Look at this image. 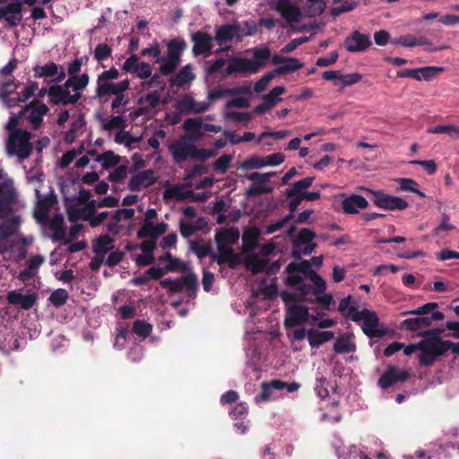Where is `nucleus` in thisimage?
Here are the masks:
<instances>
[{"label":"nucleus","instance_id":"nucleus-1","mask_svg":"<svg viewBox=\"0 0 459 459\" xmlns=\"http://www.w3.org/2000/svg\"><path fill=\"white\" fill-rule=\"evenodd\" d=\"M88 74L69 77L63 85H53L48 91V97L54 104L73 105L82 97V91L88 86Z\"/></svg>","mask_w":459,"mask_h":459},{"label":"nucleus","instance_id":"nucleus-2","mask_svg":"<svg viewBox=\"0 0 459 459\" xmlns=\"http://www.w3.org/2000/svg\"><path fill=\"white\" fill-rule=\"evenodd\" d=\"M122 70L126 73L134 74L138 78L145 80L142 82L143 89H150L153 85L164 90L166 83L160 80V75L155 74L152 75V69L150 64L140 62L137 55L130 56L123 64Z\"/></svg>","mask_w":459,"mask_h":459},{"label":"nucleus","instance_id":"nucleus-3","mask_svg":"<svg viewBox=\"0 0 459 459\" xmlns=\"http://www.w3.org/2000/svg\"><path fill=\"white\" fill-rule=\"evenodd\" d=\"M169 152L177 163H181L187 160H205L213 156V152L205 149H198L186 138L174 141L169 146Z\"/></svg>","mask_w":459,"mask_h":459},{"label":"nucleus","instance_id":"nucleus-4","mask_svg":"<svg viewBox=\"0 0 459 459\" xmlns=\"http://www.w3.org/2000/svg\"><path fill=\"white\" fill-rule=\"evenodd\" d=\"M30 132L22 129H13L10 132L6 142V152L10 156H16L20 162L29 158L32 152Z\"/></svg>","mask_w":459,"mask_h":459},{"label":"nucleus","instance_id":"nucleus-5","mask_svg":"<svg viewBox=\"0 0 459 459\" xmlns=\"http://www.w3.org/2000/svg\"><path fill=\"white\" fill-rule=\"evenodd\" d=\"M348 317L354 322H362L363 333L370 337H382L385 335V330L379 327V321L377 314L367 308L359 311L356 307L350 309Z\"/></svg>","mask_w":459,"mask_h":459},{"label":"nucleus","instance_id":"nucleus-6","mask_svg":"<svg viewBox=\"0 0 459 459\" xmlns=\"http://www.w3.org/2000/svg\"><path fill=\"white\" fill-rule=\"evenodd\" d=\"M134 216V210L132 208L117 210L106 226L107 230L114 235L129 236L133 230L130 221Z\"/></svg>","mask_w":459,"mask_h":459},{"label":"nucleus","instance_id":"nucleus-7","mask_svg":"<svg viewBox=\"0 0 459 459\" xmlns=\"http://www.w3.org/2000/svg\"><path fill=\"white\" fill-rule=\"evenodd\" d=\"M183 50V45L178 40H170L168 44V53L165 56L156 59V63L160 65L159 71L163 75L172 74L180 62V53Z\"/></svg>","mask_w":459,"mask_h":459},{"label":"nucleus","instance_id":"nucleus-8","mask_svg":"<svg viewBox=\"0 0 459 459\" xmlns=\"http://www.w3.org/2000/svg\"><path fill=\"white\" fill-rule=\"evenodd\" d=\"M157 216L158 213L155 209L147 210L142 225L137 232V237L139 238H158L166 232L168 224L165 222L156 223L155 221Z\"/></svg>","mask_w":459,"mask_h":459},{"label":"nucleus","instance_id":"nucleus-9","mask_svg":"<svg viewBox=\"0 0 459 459\" xmlns=\"http://www.w3.org/2000/svg\"><path fill=\"white\" fill-rule=\"evenodd\" d=\"M129 86L130 82L127 79L115 82L114 81H108L98 77L95 98H97L100 103H105L108 100L110 96L121 91H126L129 89Z\"/></svg>","mask_w":459,"mask_h":459},{"label":"nucleus","instance_id":"nucleus-10","mask_svg":"<svg viewBox=\"0 0 459 459\" xmlns=\"http://www.w3.org/2000/svg\"><path fill=\"white\" fill-rule=\"evenodd\" d=\"M419 361L421 365H431L435 359L446 351L444 342L424 340L420 342Z\"/></svg>","mask_w":459,"mask_h":459},{"label":"nucleus","instance_id":"nucleus-11","mask_svg":"<svg viewBox=\"0 0 459 459\" xmlns=\"http://www.w3.org/2000/svg\"><path fill=\"white\" fill-rule=\"evenodd\" d=\"M35 195L37 204L34 208V217L39 223L45 225L49 221V212L56 204V199L52 193L42 195L38 188H35Z\"/></svg>","mask_w":459,"mask_h":459},{"label":"nucleus","instance_id":"nucleus-12","mask_svg":"<svg viewBox=\"0 0 459 459\" xmlns=\"http://www.w3.org/2000/svg\"><path fill=\"white\" fill-rule=\"evenodd\" d=\"M364 189L373 195L374 204L379 208L393 211L404 210L409 206L408 202L401 197L390 195L383 191H375L368 188Z\"/></svg>","mask_w":459,"mask_h":459},{"label":"nucleus","instance_id":"nucleus-13","mask_svg":"<svg viewBox=\"0 0 459 459\" xmlns=\"http://www.w3.org/2000/svg\"><path fill=\"white\" fill-rule=\"evenodd\" d=\"M296 269V266L293 264H289L287 267V271L290 275L287 278L288 283L294 287L296 290L295 296L298 299L308 300L314 295L313 285L307 282H305L303 277L299 274L294 273L293 271Z\"/></svg>","mask_w":459,"mask_h":459},{"label":"nucleus","instance_id":"nucleus-14","mask_svg":"<svg viewBox=\"0 0 459 459\" xmlns=\"http://www.w3.org/2000/svg\"><path fill=\"white\" fill-rule=\"evenodd\" d=\"M258 71L259 65L253 60L245 57H232L228 62L224 75L229 76L232 74L247 75L256 74Z\"/></svg>","mask_w":459,"mask_h":459},{"label":"nucleus","instance_id":"nucleus-15","mask_svg":"<svg viewBox=\"0 0 459 459\" xmlns=\"http://www.w3.org/2000/svg\"><path fill=\"white\" fill-rule=\"evenodd\" d=\"M19 85L20 82L13 77L0 80V99L6 106L13 107L19 103Z\"/></svg>","mask_w":459,"mask_h":459},{"label":"nucleus","instance_id":"nucleus-16","mask_svg":"<svg viewBox=\"0 0 459 459\" xmlns=\"http://www.w3.org/2000/svg\"><path fill=\"white\" fill-rule=\"evenodd\" d=\"M209 107L210 102L197 101L190 94L183 95L175 104V109L185 115L204 113Z\"/></svg>","mask_w":459,"mask_h":459},{"label":"nucleus","instance_id":"nucleus-17","mask_svg":"<svg viewBox=\"0 0 459 459\" xmlns=\"http://www.w3.org/2000/svg\"><path fill=\"white\" fill-rule=\"evenodd\" d=\"M229 93L231 99L227 102V108H245L249 107V98L252 94L251 84L232 88Z\"/></svg>","mask_w":459,"mask_h":459},{"label":"nucleus","instance_id":"nucleus-18","mask_svg":"<svg viewBox=\"0 0 459 459\" xmlns=\"http://www.w3.org/2000/svg\"><path fill=\"white\" fill-rule=\"evenodd\" d=\"M156 181L155 172L152 169H146L133 174L127 186L132 192H139L152 186Z\"/></svg>","mask_w":459,"mask_h":459},{"label":"nucleus","instance_id":"nucleus-19","mask_svg":"<svg viewBox=\"0 0 459 459\" xmlns=\"http://www.w3.org/2000/svg\"><path fill=\"white\" fill-rule=\"evenodd\" d=\"M444 318V314L440 311L433 312L429 316H417L407 318L401 324L402 327L411 331L425 329L431 325L434 321H439Z\"/></svg>","mask_w":459,"mask_h":459},{"label":"nucleus","instance_id":"nucleus-20","mask_svg":"<svg viewBox=\"0 0 459 459\" xmlns=\"http://www.w3.org/2000/svg\"><path fill=\"white\" fill-rule=\"evenodd\" d=\"M276 10L289 23L298 22L301 19V11L294 0H278Z\"/></svg>","mask_w":459,"mask_h":459},{"label":"nucleus","instance_id":"nucleus-21","mask_svg":"<svg viewBox=\"0 0 459 459\" xmlns=\"http://www.w3.org/2000/svg\"><path fill=\"white\" fill-rule=\"evenodd\" d=\"M308 310L302 305H290L286 311L285 326L287 328L295 327L304 324L308 318Z\"/></svg>","mask_w":459,"mask_h":459},{"label":"nucleus","instance_id":"nucleus-22","mask_svg":"<svg viewBox=\"0 0 459 459\" xmlns=\"http://www.w3.org/2000/svg\"><path fill=\"white\" fill-rule=\"evenodd\" d=\"M410 374L406 370H402L396 367H388L385 373L380 377L378 385L383 389H387L394 384L404 382L408 379Z\"/></svg>","mask_w":459,"mask_h":459},{"label":"nucleus","instance_id":"nucleus-23","mask_svg":"<svg viewBox=\"0 0 459 459\" xmlns=\"http://www.w3.org/2000/svg\"><path fill=\"white\" fill-rule=\"evenodd\" d=\"M33 71L35 77H54L56 82H62L66 76L65 69L54 62H48L44 65H36Z\"/></svg>","mask_w":459,"mask_h":459},{"label":"nucleus","instance_id":"nucleus-24","mask_svg":"<svg viewBox=\"0 0 459 459\" xmlns=\"http://www.w3.org/2000/svg\"><path fill=\"white\" fill-rule=\"evenodd\" d=\"M192 39L195 42L193 52L195 55H204L208 56L212 54L213 48V39L207 33L197 31L193 34Z\"/></svg>","mask_w":459,"mask_h":459},{"label":"nucleus","instance_id":"nucleus-25","mask_svg":"<svg viewBox=\"0 0 459 459\" xmlns=\"http://www.w3.org/2000/svg\"><path fill=\"white\" fill-rule=\"evenodd\" d=\"M285 91L284 86L274 87L268 94L263 97V103L257 105L254 108L253 113L263 114L271 109L277 102L281 100L280 96L283 94Z\"/></svg>","mask_w":459,"mask_h":459},{"label":"nucleus","instance_id":"nucleus-26","mask_svg":"<svg viewBox=\"0 0 459 459\" xmlns=\"http://www.w3.org/2000/svg\"><path fill=\"white\" fill-rule=\"evenodd\" d=\"M369 37L359 31L353 32L344 41L345 48L350 52L363 51L370 46Z\"/></svg>","mask_w":459,"mask_h":459},{"label":"nucleus","instance_id":"nucleus-27","mask_svg":"<svg viewBox=\"0 0 459 459\" xmlns=\"http://www.w3.org/2000/svg\"><path fill=\"white\" fill-rule=\"evenodd\" d=\"M368 202L365 197L359 195L352 194L345 197L342 202V207L347 214H357L359 210L366 209Z\"/></svg>","mask_w":459,"mask_h":459},{"label":"nucleus","instance_id":"nucleus-28","mask_svg":"<svg viewBox=\"0 0 459 459\" xmlns=\"http://www.w3.org/2000/svg\"><path fill=\"white\" fill-rule=\"evenodd\" d=\"M48 111L45 104H37L34 107L27 106L22 111L33 129H38L43 121V116Z\"/></svg>","mask_w":459,"mask_h":459},{"label":"nucleus","instance_id":"nucleus-29","mask_svg":"<svg viewBox=\"0 0 459 459\" xmlns=\"http://www.w3.org/2000/svg\"><path fill=\"white\" fill-rule=\"evenodd\" d=\"M193 196V191L184 185H175L169 186L163 192L164 199L175 201H185Z\"/></svg>","mask_w":459,"mask_h":459},{"label":"nucleus","instance_id":"nucleus-30","mask_svg":"<svg viewBox=\"0 0 459 459\" xmlns=\"http://www.w3.org/2000/svg\"><path fill=\"white\" fill-rule=\"evenodd\" d=\"M69 213L76 219H80L86 213H92L97 208H101L100 201L90 200L86 204H82L77 201V207L74 208L75 214H73V209L70 205L67 206Z\"/></svg>","mask_w":459,"mask_h":459},{"label":"nucleus","instance_id":"nucleus-31","mask_svg":"<svg viewBox=\"0 0 459 459\" xmlns=\"http://www.w3.org/2000/svg\"><path fill=\"white\" fill-rule=\"evenodd\" d=\"M239 238V232L234 228L221 229L215 235L216 244L231 246Z\"/></svg>","mask_w":459,"mask_h":459},{"label":"nucleus","instance_id":"nucleus-32","mask_svg":"<svg viewBox=\"0 0 459 459\" xmlns=\"http://www.w3.org/2000/svg\"><path fill=\"white\" fill-rule=\"evenodd\" d=\"M114 239L108 235H101L98 239L94 246V251L96 253V255L100 258L104 259L106 255L113 249Z\"/></svg>","mask_w":459,"mask_h":459},{"label":"nucleus","instance_id":"nucleus-33","mask_svg":"<svg viewBox=\"0 0 459 459\" xmlns=\"http://www.w3.org/2000/svg\"><path fill=\"white\" fill-rule=\"evenodd\" d=\"M85 126V121L82 117H79L76 120H74L70 126V129L65 133L64 136V140L67 143H74L77 137H79L82 132Z\"/></svg>","mask_w":459,"mask_h":459},{"label":"nucleus","instance_id":"nucleus-34","mask_svg":"<svg viewBox=\"0 0 459 459\" xmlns=\"http://www.w3.org/2000/svg\"><path fill=\"white\" fill-rule=\"evenodd\" d=\"M334 337V333L331 331H308L307 340L312 347H318L321 344L332 340Z\"/></svg>","mask_w":459,"mask_h":459},{"label":"nucleus","instance_id":"nucleus-35","mask_svg":"<svg viewBox=\"0 0 459 459\" xmlns=\"http://www.w3.org/2000/svg\"><path fill=\"white\" fill-rule=\"evenodd\" d=\"M313 181V177H307L295 182L290 188L286 190L287 196H300L304 192H306L305 190L312 185Z\"/></svg>","mask_w":459,"mask_h":459},{"label":"nucleus","instance_id":"nucleus-36","mask_svg":"<svg viewBox=\"0 0 459 459\" xmlns=\"http://www.w3.org/2000/svg\"><path fill=\"white\" fill-rule=\"evenodd\" d=\"M355 349V343L346 334L340 336L333 344V350L337 353H350L354 351Z\"/></svg>","mask_w":459,"mask_h":459},{"label":"nucleus","instance_id":"nucleus-37","mask_svg":"<svg viewBox=\"0 0 459 459\" xmlns=\"http://www.w3.org/2000/svg\"><path fill=\"white\" fill-rule=\"evenodd\" d=\"M428 134H446L452 138L459 139V126L450 125H438L434 127H429L427 130Z\"/></svg>","mask_w":459,"mask_h":459},{"label":"nucleus","instance_id":"nucleus-38","mask_svg":"<svg viewBox=\"0 0 459 459\" xmlns=\"http://www.w3.org/2000/svg\"><path fill=\"white\" fill-rule=\"evenodd\" d=\"M237 27H231V24H226L217 28L214 39L221 45L230 41L235 37L234 30Z\"/></svg>","mask_w":459,"mask_h":459},{"label":"nucleus","instance_id":"nucleus-39","mask_svg":"<svg viewBox=\"0 0 459 459\" xmlns=\"http://www.w3.org/2000/svg\"><path fill=\"white\" fill-rule=\"evenodd\" d=\"M102 129L111 131L114 129H124L126 127V119L122 115L109 117L101 121Z\"/></svg>","mask_w":459,"mask_h":459},{"label":"nucleus","instance_id":"nucleus-40","mask_svg":"<svg viewBox=\"0 0 459 459\" xmlns=\"http://www.w3.org/2000/svg\"><path fill=\"white\" fill-rule=\"evenodd\" d=\"M218 253L212 255V260L219 264L230 261L233 255V249L230 246L217 244Z\"/></svg>","mask_w":459,"mask_h":459},{"label":"nucleus","instance_id":"nucleus-41","mask_svg":"<svg viewBox=\"0 0 459 459\" xmlns=\"http://www.w3.org/2000/svg\"><path fill=\"white\" fill-rule=\"evenodd\" d=\"M273 386V381L271 383H264L262 385V393L260 395H256L255 400L256 403L268 402L278 397L276 392H278Z\"/></svg>","mask_w":459,"mask_h":459},{"label":"nucleus","instance_id":"nucleus-42","mask_svg":"<svg viewBox=\"0 0 459 459\" xmlns=\"http://www.w3.org/2000/svg\"><path fill=\"white\" fill-rule=\"evenodd\" d=\"M303 67V64L297 58L287 57L283 65L276 68L273 73L278 74H285L298 71Z\"/></svg>","mask_w":459,"mask_h":459},{"label":"nucleus","instance_id":"nucleus-43","mask_svg":"<svg viewBox=\"0 0 459 459\" xmlns=\"http://www.w3.org/2000/svg\"><path fill=\"white\" fill-rule=\"evenodd\" d=\"M159 262H167L168 264L165 268L166 271L169 272H176L183 268V263L179 259L173 257L169 251L165 252L164 255L159 257Z\"/></svg>","mask_w":459,"mask_h":459},{"label":"nucleus","instance_id":"nucleus-44","mask_svg":"<svg viewBox=\"0 0 459 459\" xmlns=\"http://www.w3.org/2000/svg\"><path fill=\"white\" fill-rule=\"evenodd\" d=\"M195 78L192 73L190 65L184 66L178 74L174 77L173 83L177 86H183L186 83L190 82Z\"/></svg>","mask_w":459,"mask_h":459},{"label":"nucleus","instance_id":"nucleus-45","mask_svg":"<svg viewBox=\"0 0 459 459\" xmlns=\"http://www.w3.org/2000/svg\"><path fill=\"white\" fill-rule=\"evenodd\" d=\"M158 88H160L158 86ZM162 90H155L152 92H149L147 93L146 95L144 96H142L140 99H139V103L140 104H146L148 108H155L156 107L159 106L160 102V91Z\"/></svg>","mask_w":459,"mask_h":459},{"label":"nucleus","instance_id":"nucleus-46","mask_svg":"<svg viewBox=\"0 0 459 459\" xmlns=\"http://www.w3.org/2000/svg\"><path fill=\"white\" fill-rule=\"evenodd\" d=\"M264 167V163L262 156L253 155L247 160H243L239 165L238 169L250 170L255 169H261Z\"/></svg>","mask_w":459,"mask_h":459},{"label":"nucleus","instance_id":"nucleus-47","mask_svg":"<svg viewBox=\"0 0 459 459\" xmlns=\"http://www.w3.org/2000/svg\"><path fill=\"white\" fill-rule=\"evenodd\" d=\"M108 212H97L95 211L92 213H86L85 215H82L80 219L88 221L91 227H97L108 218Z\"/></svg>","mask_w":459,"mask_h":459},{"label":"nucleus","instance_id":"nucleus-48","mask_svg":"<svg viewBox=\"0 0 459 459\" xmlns=\"http://www.w3.org/2000/svg\"><path fill=\"white\" fill-rule=\"evenodd\" d=\"M95 160L100 162L103 168L108 169L117 165L120 159L114 152L108 151L100 155H97Z\"/></svg>","mask_w":459,"mask_h":459},{"label":"nucleus","instance_id":"nucleus-49","mask_svg":"<svg viewBox=\"0 0 459 459\" xmlns=\"http://www.w3.org/2000/svg\"><path fill=\"white\" fill-rule=\"evenodd\" d=\"M253 55L255 58L253 61L259 65L260 70L261 67H263L266 61L271 57V50L266 47L255 48L253 49Z\"/></svg>","mask_w":459,"mask_h":459},{"label":"nucleus","instance_id":"nucleus-50","mask_svg":"<svg viewBox=\"0 0 459 459\" xmlns=\"http://www.w3.org/2000/svg\"><path fill=\"white\" fill-rule=\"evenodd\" d=\"M152 330V325L143 320H136L133 324V333L142 338H146L151 333Z\"/></svg>","mask_w":459,"mask_h":459},{"label":"nucleus","instance_id":"nucleus-51","mask_svg":"<svg viewBox=\"0 0 459 459\" xmlns=\"http://www.w3.org/2000/svg\"><path fill=\"white\" fill-rule=\"evenodd\" d=\"M444 68L440 66H425L419 68V77L420 80L429 81L438 73L443 72Z\"/></svg>","mask_w":459,"mask_h":459},{"label":"nucleus","instance_id":"nucleus-52","mask_svg":"<svg viewBox=\"0 0 459 459\" xmlns=\"http://www.w3.org/2000/svg\"><path fill=\"white\" fill-rule=\"evenodd\" d=\"M203 126V119L201 117L187 118L183 124L185 131L192 134H198Z\"/></svg>","mask_w":459,"mask_h":459},{"label":"nucleus","instance_id":"nucleus-53","mask_svg":"<svg viewBox=\"0 0 459 459\" xmlns=\"http://www.w3.org/2000/svg\"><path fill=\"white\" fill-rule=\"evenodd\" d=\"M68 299V292L65 289L55 290L49 297L50 302L56 307L63 306Z\"/></svg>","mask_w":459,"mask_h":459},{"label":"nucleus","instance_id":"nucleus-54","mask_svg":"<svg viewBox=\"0 0 459 459\" xmlns=\"http://www.w3.org/2000/svg\"><path fill=\"white\" fill-rule=\"evenodd\" d=\"M232 160H233V155L223 154L214 161L212 167L216 171L224 173L227 171Z\"/></svg>","mask_w":459,"mask_h":459},{"label":"nucleus","instance_id":"nucleus-55","mask_svg":"<svg viewBox=\"0 0 459 459\" xmlns=\"http://www.w3.org/2000/svg\"><path fill=\"white\" fill-rule=\"evenodd\" d=\"M160 284L162 288L167 289L170 292H174V293L179 292L184 289L182 277L176 279V280L164 279V280L160 281Z\"/></svg>","mask_w":459,"mask_h":459},{"label":"nucleus","instance_id":"nucleus-56","mask_svg":"<svg viewBox=\"0 0 459 459\" xmlns=\"http://www.w3.org/2000/svg\"><path fill=\"white\" fill-rule=\"evenodd\" d=\"M112 53V48L108 44H98L94 50V57L98 62L108 59Z\"/></svg>","mask_w":459,"mask_h":459},{"label":"nucleus","instance_id":"nucleus-57","mask_svg":"<svg viewBox=\"0 0 459 459\" xmlns=\"http://www.w3.org/2000/svg\"><path fill=\"white\" fill-rule=\"evenodd\" d=\"M310 281L313 283L314 296L323 294L326 289L325 281L317 273H312L310 274Z\"/></svg>","mask_w":459,"mask_h":459},{"label":"nucleus","instance_id":"nucleus-58","mask_svg":"<svg viewBox=\"0 0 459 459\" xmlns=\"http://www.w3.org/2000/svg\"><path fill=\"white\" fill-rule=\"evenodd\" d=\"M437 307V303L429 302L425 305L419 307L416 309L406 311L404 315H418L421 316H429L428 315Z\"/></svg>","mask_w":459,"mask_h":459},{"label":"nucleus","instance_id":"nucleus-59","mask_svg":"<svg viewBox=\"0 0 459 459\" xmlns=\"http://www.w3.org/2000/svg\"><path fill=\"white\" fill-rule=\"evenodd\" d=\"M398 182L402 190L416 193L421 197L425 196L424 194L417 188L418 184L414 180L411 178H400Z\"/></svg>","mask_w":459,"mask_h":459},{"label":"nucleus","instance_id":"nucleus-60","mask_svg":"<svg viewBox=\"0 0 459 459\" xmlns=\"http://www.w3.org/2000/svg\"><path fill=\"white\" fill-rule=\"evenodd\" d=\"M276 172L258 173L253 172L246 175V178L251 181L256 182V184L265 185L272 177H274Z\"/></svg>","mask_w":459,"mask_h":459},{"label":"nucleus","instance_id":"nucleus-61","mask_svg":"<svg viewBox=\"0 0 459 459\" xmlns=\"http://www.w3.org/2000/svg\"><path fill=\"white\" fill-rule=\"evenodd\" d=\"M274 73L271 72L262 76L254 85V91L256 93L263 92L268 86L269 82L274 77Z\"/></svg>","mask_w":459,"mask_h":459},{"label":"nucleus","instance_id":"nucleus-62","mask_svg":"<svg viewBox=\"0 0 459 459\" xmlns=\"http://www.w3.org/2000/svg\"><path fill=\"white\" fill-rule=\"evenodd\" d=\"M225 117L239 123L247 124L252 119V114L248 112L231 111L228 112Z\"/></svg>","mask_w":459,"mask_h":459},{"label":"nucleus","instance_id":"nucleus-63","mask_svg":"<svg viewBox=\"0 0 459 459\" xmlns=\"http://www.w3.org/2000/svg\"><path fill=\"white\" fill-rule=\"evenodd\" d=\"M125 92L126 91H121L113 95L114 100L111 102V108L117 113H120L119 108L126 107L128 104V100L126 99Z\"/></svg>","mask_w":459,"mask_h":459},{"label":"nucleus","instance_id":"nucleus-64","mask_svg":"<svg viewBox=\"0 0 459 459\" xmlns=\"http://www.w3.org/2000/svg\"><path fill=\"white\" fill-rule=\"evenodd\" d=\"M178 241V236L176 233H169L163 237L159 243V247L163 250L175 248Z\"/></svg>","mask_w":459,"mask_h":459}]
</instances>
